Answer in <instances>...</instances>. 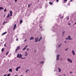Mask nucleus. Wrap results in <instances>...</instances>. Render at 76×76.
<instances>
[{"mask_svg": "<svg viewBox=\"0 0 76 76\" xmlns=\"http://www.w3.org/2000/svg\"><path fill=\"white\" fill-rule=\"evenodd\" d=\"M17 56L18 58H21V57H22V54H20L19 53L17 55Z\"/></svg>", "mask_w": 76, "mask_h": 76, "instance_id": "obj_1", "label": "nucleus"}, {"mask_svg": "<svg viewBox=\"0 0 76 76\" xmlns=\"http://www.w3.org/2000/svg\"><path fill=\"white\" fill-rule=\"evenodd\" d=\"M59 56H60V55L58 54L56 56V60L57 61L59 60V58H60Z\"/></svg>", "mask_w": 76, "mask_h": 76, "instance_id": "obj_2", "label": "nucleus"}, {"mask_svg": "<svg viewBox=\"0 0 76 76\" xmlns=\"http://www.w3.org/2000/svg\"><path fill=\"white\" fill-rule=\"evenodd\" d=\"M68 38H66L65 39H69V40H71V39H72V38H70V36H68Z\"/></svg>", "mask_w": 76, "mask_h": 76, "instance_id": "obj_3", "label": "nucleus"}, {"mask_svg": "<svg viewBox=\"0 0 76 76\" xmlns=\"http://www.w3.org/2000/svg\"><path fill=\"white\" fill-rule=\"evenodd\" d=\"M38 38L37 37L36 38H35V42H37L38 41H39V40H38Z\"/></svg>", "mask_w": 76, "mask_h": 76, "instance_id": "obj_4", "label": "nucleus"}, {"mask_svg": "<svg viewBox=\"0 0 76 76\" xmlns=\"http://www.w3.org/2000/svg\"><path fill=\"white\" fill-rule=\"evenodd\" d=\"M68 61H69L70 63H72V61L70 60V59L69 58H68L67 59Z\"/></svg>", "mask_w": 76, "mask_h": 76, "instance_id": "obj_5", "label": "nucleus"}, {"mask_svg": "<svg viewBox=\"0 0 76 76\" xmlns=\"http://www.w3.org/2000/svg\"><path fill=\"white\" fill-rule=\"evenodd\" d=\"M20 66H18V67H17L16 69H15V70L16 71H18V69H20Z\"/></svg>", "mask_w": 76, "mask_h": 76, "instance_id": "obj_6", "label": "nucleus"}, {"mask_svg": "<svg viewBox=\"0 0 76 76\" xmlns=\"http://www.w3.org/2000/svg\"><path fill=\"white\" fill-rule=\"evenodd\" d=\"M34 39V38L33 37H31L30 38V40H33Z\"/></svg>", "mask_w": 76, "mask_h": 76, "instance_id": "obj_7", "label": "nucleus"}, {"mask_svg": "<svg viewBox=\"0 0 76 76\" xmlns=\"http://www.w3.org/2000/svg\"><path fill=\"white\" fill-rule=\"evenodd\" d=\"M72 54L73 56H75V53L74 50L72 51Z\"/></svg>", "mask_w": 76, "mask_h": 76, "instance_id": "obj_8", "label": "nucleus"}, {"mask_svg": "<svg viewBox=\"0 0 76 76\" xmlns=\"http://www.w3.org/2000/svg\"><path fill=\"white\" fill-rule=\"evenodd\" d=\"M16 24H15L13 28V30H14L15 29H16Z\"/></svg>", "mask_w": 76, "mask_h": 76, "instance_id": "obj_9", "label": "nucleus"}, {"mask_svg": "<svg viewBox=\"0 0 76 76\" xmlns=\"http://www.w3.org/2000/svg\"><path fill=\"white\" fill-rule=\"evenodd\" d=\"M28 52H26L25 53V56H28Z\"/></svg>", "mask_w": 76, "mask_h": 76, "instance_id": "obj_10", "label": "nucleus"}, {"mask_svg": "<svg viewBox=\"0 0 76 76\" xmlns=\"http://www.w3.org/2000/svg\"><path fill=\"white\" fill-rule=\"evenodd\" d=\"M58 72H61V69L60 68H58Z\"/></svg>", "mask_w": 76, "mask_h": 76, "instance_id": "obj_11", "label": "nucleus"}, {"mask_svg": "<svg viewBox=\"0 0 76 76\" xmlns=\"http://www.w3.org/2000/svg\"><path fill=\"white\" fill-rule=\"evenodd\" d=\"M42 39V37H40V39L39 40V41H40Z\"/></svg>", "mask_w": 76, "mask_h": 76, "instance_id": "obj_12", "label": "nucleus"}, {"mask_svg": "<svg viewBox=\"0 0 76 76\" xmlns=\"http://www.w3.org/2000/svg\"><path fill=\"white\" fill-rule=\"evenodd\" d=\"M7 33V32H4V33H3L2 34V35H4V34H6Z\"/></svg>", "mask_w": 76, "mask_h": 76, "instance_id": "obj_13", "label": "nucleus"}, {"mask_svg": "<svg viewBox=\"0 0 76 76\" xmlns=\"http://www.w3.org/2000/svg\"><path fill=\"white\" fill-rule=\"evenodd\" d=\"M62 45V44H61L59 45H58V48H60V46H61V45Z\"/></svg>", "mask_w": 76, "mask_h": 76, "instance_id": "obj_14", "label": "nucleus"}, {"mask_svg": "<svg viewBox=\"0 0 76 76\" xmlns=\"http://www.w3.org/2000/svg\"><path fill=\"white\" fill-rule=\"evenodd\" d=\"M23 22V21L22 20H20V23L21 24Z\"/></svg>", "mask_w": 76, "mask_h": 76, "instance_id": "obj_15", "label": "nucleus"}, {"mask_svg": "<svg viewBox=\"0 0 76 76\" xmlns=\"http://www.w3.org/2000/svg\"><path fill=\"white\" fill-rule=\"evenodd\" d=\"M29 69H27L26 71V73H27V72H29Z\"/></svg>", "mask_w": 76, "mask_h": 76, "instance_id": "obj_16", "label": "nucleus"}, {"mask_svg": "<svg viewBox=\"0 0 76 76\" xmlns=\"http://www.w3.org/2000/svg\"><path fill=\"white\" fill-rule=\"evenodd\" d=\"M26 48L25 47H24L23 48V51H24V50H26Z\"/></svg>", "mask_w": 76, "mask_h": 76, "instance_id": "obj_17", "label": "nucleus"}, {"mask_svg": "<svg viewBox=\"0 0 76 76\" xmlns=\"http://www.w3.org/2000/svg\"><path fill=\"white\" fill-rule=\"evenodd\" d=\"M1 9L3 10V7H0V10H1Z\"/></svg>", "mask_w": 76, "mask_h": 76, "instance_id": "obj_18", "label": "nucleus"}, {"mask_svg": "<svg viewBox=\"0 0 76 76\" xmlns=\"http://www.w3.org/2000/svg\"><path fill=\"white\" fill-rule=\"evenodd\" d=\"M49 4H50L51 5H52L53 4V3H52V2H49Z\"/></svg>", "mask_w": 76, "mask_h": 76, "instance_id": "obj_19", "label": "nucleus"}, {"mask_svg": "<svg viewBox=\"0 0 76 76\" xmlns=\"http://www.w3.org/2000/svg\"><path fill=\"white\" fill-rule=\"evenodd\" d=\"M9 71L10 72H12V70L11 69H9Z\"/></svg>", "mask_w": 76, "mask_h": 76, "instance_id": "obj_20", "label": "nucleus"}, {"mask_svg": "<svg viewBox=\"0 0 76 76\" xmlns=\"http://www.w3.org/2000/svg\"><path fill=\"white\" fill-rule=\"evenodd\" d=\"M20 48V47L18 46V47L17 48V49L18 50H19Z\"/></svg>", "mask_w": 76, "mask_h": 76, "instance_id": "obj_21", "label": "nucleus"}, {"mask_svg": "<svg viewBox=\"0 0 76 76\" xmlns=\"http://www.w3.org/2000/svg\"><path fill=\"white\" fill-rule=\"evenodd\" d=\"M7 11V10H6V8L5 9L4 11V12H6Z\"/></svg>", "mask_w": 76, "mask_h": 76, "instance_id": "obj_22", "label": "nucleus"}, {"mask_svg": "<svg viewBox=\"0 0 76 76\" xmlns=\"http://www.w3.org/2000/svg\"><path fill=\"white\" fill-rule=\"evenodd\" d=\"M10 14H12V11H10Z\"/></svg>", "mask_w": 76, "mask_h": 76, "instance_id": "obj_23", "label": "nucleus"}, {"mask_svg": "<svg viewBox=\"0 0 76 76\" xmlns=\"http://www.w3.org/2000/svg\"><path fill=\"white\" fill-rule=\"evenodd\" d=\"M28 8H29L30 7H31V6L30 5V4H29L28 5Z\"/></svg>", "mask_w": 76, "mask_h": 76, "instance_id": "obj_24", "label": "nucleus"}, {"mask_svg": "<svg viewBox=\"0 0 76 76\" xmlns=\"http://www.w3.org/2000/svg\"><path fill=\"white\" fill-rule=\"evenodd\" d=\"M40 63L41 64L42 63V64H44V61L41 62Z\"/></svg>", "mask_w": 76, "mask_h": 76, "instance_id": "obj_25", "label": "nucleus"}, {"mask_svg": "<svg viewBox=\"0 0 76 76\" xmlns=\"http://www.w3.org/2000/svg\"><path fill=\"white\" fill-rule=\"evenodd\" d=\"M9 54V52H7V53H6V55L7 56V54Z\"/></svg>", "mask_w": 76, "mask_h": 76, "instance_id": "obj_26", "label": "nucleus"}, {"mask_svg": "<svg viewBox=\"0 0 76 76\" xmlns=\"http://www.w3.org/2000/svg\"><path fill=\"white\" fill-rule=\"evenodd\" d=\"M25 58H26L24 57V58H21V59H25Z\"/></svg>", "mask_w": 76, "mask_h": 76, "instance_id": "obj_27", "label": "nucleus"}, {"mask_svg": "<svg viewBox=\"0 0 76 76\" xmlns=\"http://www.w3.org/2000/svg\"><path fill=\"white\" fill-rule=\"evenodd\" d=\"M68 50V48H67L65 49V51H67Z\"/></svg>", "mask_w": 76, "mask_h": 76, "instance_id": "obj_28", "label": "nucleus"}, {"mask_svg": "<svg viewBox=\"0 0 76 76\" xmlns=\"http://www.w3.org/2000/svg\"><path fill=\"white\" fill-rule=\"evenodd\" d=\"M4 50V48H3L2 49H1V51L2 52Z\"/></svg>", "mask_w": 76, "mask_h": 76, "instance_id": "obj_29", "label": "nucleus"}, {"mask_svg": "<svg viewBox=\"0 0 76 76\" xmlns=\"http://www.w3.org/2000/svg\"><path fill=\"white\" fill-rule=\"evenodd\" d=\"M10 74H8L7 76H10Z\"/></svg>", "mask_w": 76, "mask_h": 76, "instance_id": "obj_30", "label": "nucleus"}, {"mask_svg": "<svg viewBox=\"0 0 76 76\" xmlns=\"http://www.w3.org/2000/svg\"><path fill=\"white\" fill-rule=\"evenodd\" d=\"M28 45H27L25 47V48H26V47H28Z\"/></svg>", "mask_w": 76, "mask_h": 76, "instance_id": "obj_31", "label": "nucleus"}, {"mask_svg": "<svg viewBox=\"0 0 76 76\" xmlns=\"http://www.w3.org/2000/svg\"><path fill=\"white\" fill-rule=\"evenodd\" d=\"M10 15L11 16H12V14H10Z\"/></svg>", "mask_w": 76, "mask_h": 76, "instance_id": "obj_32", "label": "nucleus"}, {"mask_svg": "<svg viewBox=\"0 0 76 76\" xmlns=\"http://www.w3.org/2000/svg\"><path fill=\"white\" fill-rule=\"evenodd\" d=\"M15 2H17V0H15Z\"/></svg>", "mask_w": 76, "mask_h": 76, "instance_id": "obj_33", "label": "nucleus"}, {"mask_svg": "<svg viewBox=\"0 0 76 76\" xmlns=\"http://www.w3.org/2000/svg\"><path fill=\"white\" fill-rule=\"evenodd\" d=\"M18 49H15V51H18Z\"/></svg>", "mask_w": 76, "mask_h": 76, "instance_id": "obj_34", "label": "nucleus"}, {"mask_svg": "<svg viewBox=\"0 0 76 76\" xmlns=\"http://www.w3.org/2000/svg\"><path fill=\"white\" fill-rule=\"evenodd\" d=\"M24 41H27V39H26Z\"/></svg>", "mask_w": 76, "mask_h": 76, "instance_id": "obj_35", "label": "nucleus"}, {"mask_svg": "<svg viewBox=\"0 0 76 76\" xmlns=\"http://www.w3.org/2000/svg\"><path fill=\"white\" fill-rule=\"evenodd\" d=\"M64 1H67V0H64Z\"/></svg>", "mask_w": 76, "mask_h": 76, "instance_id": "obj_36", "label": "nucleus"}, {"mask_svg": "<svg viewBox=\"0 0 76 76\" xmlns=\"http://www.w3.org/2000/svg\"><path fill=\"white\" fill-rule=\"evenodd\" d=\"M57 2H58V0H56Z\"/></svg>", "mask_w": 76, "mask_h": 76, "instance_id": "obj_37", "label": "nucleus"}, {"mask_svg": "<svg viewBox=\"0 0 76 76\" xmlns=\"http://www.w3.org/2000/svg\"><path fill=\"white\" fill-rule=\"evenodd\" d=\"M4 23H5V21H4L3 24H4Z\"/></svg>", "mask_w": 76, "mask_h": 76, "instance_id": "obj_38", "label": "nucleus"}, {"mask_svg": "<svg viewBox=\"0 0 76 76\" xmlns=\"http://www.w3.org/2000/svg\"><path fill=\"white\" fill-rule=\"evenodd\" d=\"M70 24H71L70 23H68V25H70Z\"/></svg>", "mask_w": 76, "mask_h": 76, "instance_id": "obj_39", "label": "nucleus"}, {"mask_svg": "<svg viewBox=\"0 0 76 76\" xmlns=\"http://www.w3.org/2000/svg\"><path fill=\"white\" fill-rule=\"evenodd\" d=\"M66 41H64V43H66Z\"/></svg>", "mask_w": 76, "mask_h": 76, "instance_id": "obj_40", "label": "nucleus"}, {"mask_svg": "<svg viewBox=\"0 0 76 76\" xmlns=\"http://www.w3.org/2000/svg\"><path fill=\"white\" fill-rule=\"evenodd\" d=\"M72 1H73V0H70V1H71V2H72Z\"/></svg>", "mask_w": 76, "mask_h": 76, "instance_id": "obj_41", "label": "nucleus"}, {"mask_svg": "<svg viewBox=\"0 0 76 76\" xmlns=\"http://www.w3.org/2000/svg\"><path fill=\"white\" fill-rule=\"evenodd\" d=\"M9 15H8L7 16V18H9Z\"/></svg>", "mask_w": 76, "mask_h": 76, "instance_id": "obj_42", "label": "nucleus"}, {"mask_svg": "<svg viewBox=\"0 0 76 76\" xmlns=\"http://www.w3.org/2000/svg\"><path fill=\"white\" fill-rule=\"evenodd\" d=\"M29 50V49L27 48V50Z\"/></svg>", "mask_w": 76, "mask_h": 76, "instance_id": "obj_43", "label": "nucleus"}, {"mask_svg": "<svg viewBox=\"0 0 76 76\" xmlns=\"http://www.w3.org/2000/svg\"><path fill=\"white\" fill-rule=\"evenodd\" d=\"M69 73H72V72H69Z\"/></svg>", "mask_w": 76, "mask_h": 76, "instance_id": "obj_44", "label": "nucleus"}, {"mask_svg": "<svg viewBox=\"0 0 76 76\" xmlns=\"http://www.w3.org/2000/svg\"><path fill=\"white\" fill-rule=\"evenodd\" d=\"M42 28V26L40 27V28L41 29V28Z\"/></svg>", "mask_w": 76, "mask_h": 76, "instance_id": "obj_45", "label": "nucleus"}, {"mask_svg": "<svg viewBox=\"0 0 76 76\" xmlns=\"http://www.w3.org/2000/svg\"><path fill=\"white\" fill-rule=\"evenodd\" d=\"M64 32H65V31H63V33H64Z\"/></svg>", "mask_w": 76, "mask_h": 76, "instance_id": "obj_46", "label": "nucleus"}, {"mask_svg": "<svg viewBox=\"0 0 76 76\" xmlns=\"http://www.w3.org/2000/svg\"><path fill=\"white\" fill-rule=\"evenodd\" d=\"M74 24L75 25H76V22Z\"/></svg>", "mask_w": 76, "mask_h": 76, "instance_id": "obj_47", "label": "nucleus"}, {"mask_svg": "<svg viewBox=\"0 0 76 76\" xmlns=\"http://www.w3.org/2000/svg\"><path fill=\"white\" fill-rule=\"evenodd\" d=\"M4 46L5 47H6V44H4Z\"/></svg>", "mask_w": 76, "mask_h": 76, "instance_id": "obj_48", "label": "nucleus"}, {"mask_svg": "<svg viewBox=\"0 0 76 76\" xmlns=\"http://www.w3.org/2000/svg\"><path fill=\"white\" fill-rule=\"evenodd\" d=\"M69 18H67V20H69Z\"/></svg>", "mask_w": 76, "mask_h": 76, "instance_id": "obj_49", "label": "nucleus"}, {"mask_svg": "<svg viewBox=\"0 0 76 76\" xmlns=\"http://www.w3.org/2000/svg\"><path fill=\"white\" fill-rule=\"evenodd\" d=\"M16 40H17V41H18V39H16Z\"/></svg>", "mask_w": 76, "mask_h": 76, "instance_id": "obj_50", "label": "nucleus"}, {"mask_svg": "<svg viewBox=\"0 0 76 76\" xmlns=\"http://www.w3.org/2000/svg\"><path fill=\"white\" fill-rule=\"evenodd\" d=\"M6 76V75H4V76Z\"/></svg>", "mask_w": 76, "mask_h": 76, "instance_id": "obj_51", "label": "nucleus"}, {"mask_svg": "<svg viewBox=\"0 0 76 76\" xmlns=\"http://www.w3.org/2000/svg\"><path fill=\"white\" fill-rule=\"evenodd\" d=\"M14 76H18V75H15Z\"/></svg>", "mask_w": 76, "mask_h": 76, "instance_id": "obj_52", "label": "nucleus"}, {"mask_svg": "<svg viewBox=\"0 0 76 76\" xmlns=\"http://www.w3.org/2000/svg\"><path fill=\"white\" fill-rule=\"evenodd\" d=\"M61 18H62V17H60V19H61Z\"/></svg>", "mask_w": 76, "mask_h": 76, "instance_id": "obj_53", "label": "nucleus"}, {"mask_svg": "<svg viewBox=\"0 0 76 76\" xmlns=\"http://www.w3.org/2000/svg\"><path fill=\"white\" fill-rule=\"evenodd\" d=\"M31 5H32V4H30V5L31 6Z\"/></svg>", "mask_w": 76, "mask_h": 76, "instance_id": "obj_54", "label": "nucleus"}, {"mask_svg": "<svg viewBox=\"0 0 76 76\" xmlns=\"http://www.w3.org/2000/svg\"><path fill=\"white\" fill-rule=\"evenodd\" d=\"M61 60H62V58H61Z\"/></svg>", "mask_w": 76, "mask_h": 76, "instance_id": "obj_55", "label": "nucleus"}, {"mask_svg": "<svg viewBox=\"0 0 76 76\" xmlns=\"http://www.w3.org/2000/svg\"><path fill=\"white\" fill-rule=\"evenodd\" d=\"M10 15V14H9L8 15L9 16Z\"/></svg>", "mask_w": 76, "mask_h": 76, "instance_id": "obj_56", "label": "nucleus"}, {"mask_svg": "<svg viewBox=\"0 0 76 76\" xmlns=\"http://www.w3.org/2000/svg\"><path fill=\"white\" fill-rule=\"evenodd\" d=\"M73 25H75V24H73Z\"/></svg>", "mask_w": 76, "mask_h": 76, "instance_id": "obj_57", "label": "nucleus"}, {"mask_svg": "<svg viewBox=\"0 0 76 76\" xmlns=\"http://www.w3.org/2000/svg\"><path fill=\"white\" fill-rule=\"evenodd\" d=\"M63 18V17H62V18Z\"/></svg>", "mask_w": 76, "mask_h": 76, "instance_id": "obj_58", "label": "nucleus"}, {"mask_svg": "<svg viewBox=\"0 0 76 76\" xmlns=\"http://www.w3.org/2000/svg\"><path fill=\"white\" fill-rule=\"evenodd\" d=\"M4 16H5V15H4Z\"/></svg>", "mask_w": 76, "mask_h": 76, "instance_id": "obj_59", "label": "nucleus"}]
</instances>
